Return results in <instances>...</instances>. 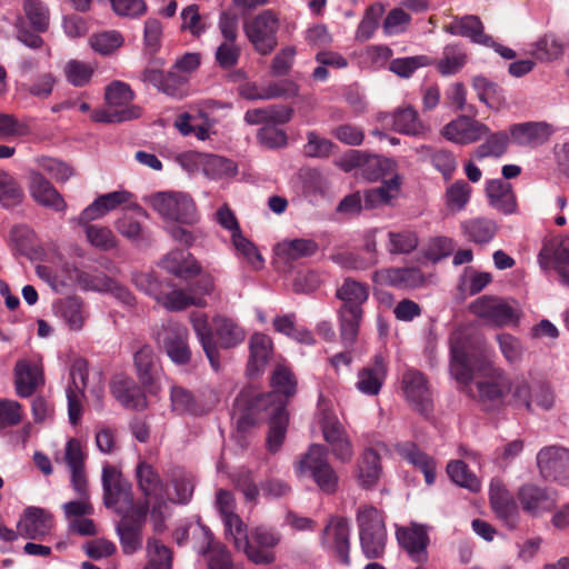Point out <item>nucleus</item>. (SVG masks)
<instances>
[{
	"instance_id": "f257e3e1",
	"label": "nucleus",
	"mask_w": 569,
	"mask_h": 569,
	"mask_svg": "<svg viewBox=\"0 0 569 569\" xmlns=\"http://www.w3.org/2000/svg\"><path fill=\"white\" fill-rule=\"evenodd\" d=\"M86 459L87 455L81 442L76 438L69 439L66 443L62 460L69 469L71 486L79 500L69 501L63 505L67 518H82L83 516L91 515L93 511L92 505L89 502Z\"/></svg>"
},
{
	"instance_id": "f03ea898",
	"label": "nucleus",
	"mask_w": 569,
	"mask_h": 569,
	"mask_svg": "<svg viewBox=\"0 0 569 569\" xmlns=\"http://www.w3.org/2000/svg\"><path fill=\"white\" fill-rule=\"evenodd\" d=\"M300 476L310 477L318 489L333 495L339 488V475L329 461L328 449L319 443L311 445L295 463Z\"/></svg>"
},
{
	"instance_id": "7ed1b4c3",
	"label": "nucleus",
	"mask_w": 569,
	"mask_h": 569,
	"mask_svg": "<svg viewBox=\"0 0 569 569\" xmlns=\"http://www.w3.org/2000/svg\"><path fill=\"white\" fill-rule=\"evenodd\" d=\"M360 530V542L369 558H378L385 551L387 531L385 520L379 510L372 506H361L357 512Z\"/></svg>"
},
{
	"instance_id": "20e7f679",
	"label": "nucleus",
	"mask_w": 569,
	"mask_h": 569,
	"mask_svg": "<svg viewBox=\"0 0 569 569\" xmlns=\"http://www.w3.org/2000/svg\"><path fill=\"white\" fill-rule=\"evenodd\" d=\"M151 207L164 219L191 224L198 220L192 198L181 192H159L150 198Z\"/></svg>"
},
{
	"instance_id": "39448f33",
	"label": "nucleus",
	"mask_w": 569,
	"mask_h": 569,
	"mask_svg": "<svg viewBox=\"0 0 569 569\" xmlns=\"http://www.w3.org/2000/svg\"><path fill=\"white\" fill-rule=\"evenodd\" d=\"M244 33L254 49L269 54L278 44L279 18L272 10H263L243 24Z\"/></svg>"
},
{
	"instance_id": "423d86ee",
	"label": "nucleus",
	"mask_w": 569,
	"mask_h": 569,
	"mask_svg": "<svg viewBox=\"0 0 569 569\" xmlns=\"http://www.w3.org/2000/svg\"><path fill=\"white\" fill-rule=\"evenodd\" d=\"M451 350V375L461 382H468L471 379V357L475 346L471 340V330L469 328H459L450 337Z\"/></svg>"
},
{
	"instance_id": "0eeeda50",
	"label": "nucleus",
	"mask_w": 569,
	"mask_h": 569,
	"mask_svg": "<svg viewBox=\"0 0 569 569\" xmlns=\"http://www.w3.org/2000/svg\"><path fill=\"white\" fill-rule=\"evenodd\" d=\"M88 385V362L77 358L70 368V382L67 387L68 416L72 425H77L82 415L84 389Z\"/></svg>"
},
{
	"instance_id": "6e6552de",
	"label": "nucleus",
	"mask_w": 569,
	"mask_h": 569,
	"mask_svg": "<svg viewBox=\"0 0 569 569\" xmlns=\"http://www.w3.org/2000/svg\"><path fill=\"white\" fill-rule=\"evenodd\" d=\"M402 390L415 410L428 416L432 411V393L426 376L415 369H409L402 377Z\"/></svg>"
},
{
	"instance_id": "1a4fd4ad",
	"label": "nucleus",
	"mask_w": 569,
	"mask_h": 569,
	"mask_svg": "<svg viewBox=\"0 0 569 569\" xmlns=\"http://www.w3.org/2000/svg\"><path fill=\"white\" fill-rule=\"evenodd\" d=\"M476 389L475 398L489 410L503 402L505 395L511 390V380L501 370L493 369L476 382Z\"/></svg>"
},
{
	"instance_id": "9d476101",
	"label": "nucleus",
	"mask_w": 569,
	"mask_h": 569,
	"mask_svg": "<svg viewBox=\"0 0 569 569\" xmlns=\"http://www.w3.org/2000/svg\"><path fill=\"white\" fill-rule=\"evenodd\" d=\"M470 311L475 316L498 327L505 326L517 318L513 307L501 298L493 296H482L476 299L470 305Z\"/></svg>"
},
{
	"instance_id": "9b49d317",
	"label": "nucleus",
	"mask_w": 569,
	"mask_h": 569,
	"mask_svg": "<svg viewBox=\"0 0 569 569\" xmlns=\"http://www.w3.org/2000/svg\"><path fill=\"white\" fill-rule=\"evenodd\" d=\"M103 502L110 508L117 505L132 507L133 496L131 485L124 480L114 467L102 469Z\"/></svg>"
},
{
	"instance_id": "f8f14e48",
	"label": "nucleus",
	"mask_w": 569,
	"mask_h": 569,
	"mask_svg": "<svg viewBox=\"0 0 569 569\" xmlns=\"http://www.w3.org/2000/svg\"><path fill=\"white\" fill-rule=\"evenodd\" d=\"M159 342L168 357L177 365H187L191 359L188 345V329L179 323H170L159 333Z\"/></svg>"
},
{
	"instance_id": "ddd939ff",
	"label": "nucleus",
	"mask_w": 569,
	"mask_h": 569,
	"mask_svg": "<svg viewBox=\"0 0 569 569\" xmlns=\"http://www.w3.org/2000/svg\"><path fill=\"white\" fill-rule=\"evenodd\" d=\"M538 467L543 478L569 482V450L548 447L538 453Z\"/></svg>"
},
{
	"instance_id": "4468645a",
	"label": "nucleus",
	"mask_w": 569,
	"mask_h": 569,
	"mask_svg": "<svg viewBox=\"0 0 569 569\" xmlns=\"http://www.w3.org/2000/svg\"><path fill=\"white\" fill-rule=\"evenodd\" d=\"M488 132L489 128L486 124L466 116L450 121L441 130V134L447 140L459 144L477 142Z\"/></svg>"
},
{
	"instance_id": "2eb2a0df",
	"label": "nucleus",
	"mask_w": 569,
	"mask_h": 569,
	"mask_svg": "<svg viewBox=\"0 0 569 569\" xmlns=\"http://www.w3.org/2000/svg\"><path fill=\"white\" fill-rule=\"evenodd\" d=\"M136 477L138 487L147 498L146 503H150V499H154L156 503L152 507V515H154L160 507L164 503L163 496L166 486L160 478L158 471L153 466L146 461H140L136 468Z\"/></svg>"
},
{
	"instance_id": "dca6fc26",
	"label": "nucleus",
	"mask_w": 569,
	"mask_h": 569,
	"mask_svg": "<svg viewBox=\"0 0 569 569\" xmlns=\"http://www.w3.org/2000/svg\"><path fill=\"white\" fill-rule=\"evenodd\" d=\"M138 516H124L117 526L121 547L124 553L130 555L142 547V525L148 511V502L138 508Z\"/></svg>"
},
{
	"instance_id": "f3484780",
	"label": "nucleus",
	"mask_w": 569,
	"mask_h": 569,
	"mask_svg": "<svg viewBox=\"0 0 569 569\" xmlns=\"http://www.w3.org/2000/svg\"><path fill=\"white\" fill-rule=\"evenodd\" d=\"M270 383L273 391L257 397L253 408H260L267 403H271L270 406L278 405L281 401L278 399L280 395L288 398L293 396L297 391L296 378L290 369L284 366L279 365L274 368Z\"/></svg>"
},
{
	"instance_id": "a211bd4d",
	"label": "nucleus",
	"mask_w": 569,
	"mask_h": 569,
	"mask_svg": "<svg viewBox=\"0 0 569 569\" xmlns=\"http://www.w3.org/2000/svg\"><path fill=\"white\" fill-rule=\"evenodd\" d=\"M518 499L523 511L533 517L550 511L557 503L556 495L552 491L535 485L522 486L518 491Z\"/></svg>"
},
{
	"instance_id": "6ab92c4d",
	"label": "nucleus",
	"mask_w": 569,
	"mask_h": 569,
	"mask_svg": "<svg viewBox=\"0 0 569 569\" xmlns=\"http://www.w3.org/2000/svg\"><path fill=\"white\" fill-rule=\"evenodd\" d=\"M29 188L33 199L41 206L64 211L67 203L54 186L38 170L29 171Z\"/></svg>"
},
{
	"instance_id": "aec40b11",
	"label": "nucleus",
	"mask_w": 569,
	"mask_h": 569,
	"mask_svg": "<svg viewBox=\"0 0 569 569\" xmlns=\"http://www.w3.org/2000/svg\"><path fill=\"white\" fill-rule=\"evenodd\" d=\"M349 536L348 520L341 517L330 518L322 535L323 543L331 548L345 565L350 562L348 553Z\"/></svg>"
},
{
	"instance_id": "412c9836",
	"label": "nucleus",
	"mask_w": 569,
	"mask_h": 569,
	"mask_svg": "<svg viewBox=\"0 0 569 569\" xmlns=\"http://www.w3.org/2000/svg\"><path fill=\"white\" fill-rule=\"evenodd\" d=\"M490 503L498 518L515 529L519 521V512L512 495L506 489L500 480H492L490 483Z\"/></svg>"
},
{
	"instance_id": "4be33fe9",
	"label": "nucleus",
	"mask_w": 569,
	"mask_h": 569,
	"mask_svg": "<svg viewBox=\"0 0 569 569\" xmlns=\"http://www.w3.org/2000/svg\"><path fill=\"white\" fill-rule=\"evenodd\" d=\"M372 281L379 286L417 288L425 283V277L418 268H386L375 271Z\"/></svg>"
},
{
	"instance_id": "5701e85b",
	"label": "nucleus",
	"mask_w": 569,
	"mask_h": 569,
	"mask_svg": "<svg viewBox=\"0 0 569 569\" xmlns=\"http://www.w3.org/2000/svg\"><path fill=\"white\" fill-rule=\"evenodd\" d=\"M52 525L51 513L41 508L29 507L18 522V530L24 538L39 539L49 533Z\"/></svg>"
},
{
	"instance_id": "b1692460",
	"label": "nucleus",
	"mask_w": 569,
	"mask_h": 569,
	"mask_svg": "<svg viewBox=\"0 0 569 569\" xmlns=\"http://www.w3.org/2000/svg\"><path fill=\"white\" fill-rule=\"evenodd\" d=\"M111 392L128 409L143 410L147 408L146 395L131 378L117 377L111 383Z\"/></svg>"
},
{
	"instance_id": "393cba45",
	"label": "nucleus",
	"mask_w": 569,
	"mask_h": 569,
	"mask_svg": "<svg viewBox=\"0 0 569 569\" xmlns=\"http://www.w3.org/2000/svg\"><path fill=\"white\" fill-rule=\"evenodd\" d=\"M130 193L127 191H114L98 197L79 216V224H87L93 220L104 217L108 212L114 210L129 200Z\"/></svg>"
},
{
	"instance_id": "a878e982",
	"label": "nucleus",
	"mask_w": 569,
	"mask_h": 569,
	"mask_svg": "<svg viewBox=\"0 0 569 569\" xmlns=\"http://www.w3.org/2000/svg\"><path fill=\"white\" fill-rule=\"evenodd\" d=\"M190 321L212 368L218 370L220 367L219 350L212 328L208 322V317L201 312H192L190 315Z\"/></svg>"
},
{
	"instance_id": "bb28decb",
	"label": "nucleus",
	"mask_w": 569,
	"mask_h": 569,
	"mask_svg": "<svg viewBox=\"0 0 569 569\" xmlns=\"http://www.w3.org/2000/svg\"><path fill=\"white\" fill-rule=\"evenodd\" d=\"M382 467L380 456L373 448H367L360 455L357 462V480L365 488L375 487L380 480Z\"/></svg>"
},
{
	"instance_id": "cd10ccee",
	"label": "nucleus",
	"mask_w": 569,
	"mask_h": 569,
	"mask_svg": "<svg viewBox=\"0 0 569 569\" xmlns=\"http://www.w3.org/2000/svg\"><path fill=\"white\" fill-rule=\"evenodd\" d=\"M551 126L546 122H526L513 124L510 134L513 141L520 146H539L551 136Z\"/></svg>"
},
{
	"instance_id": "c85d7f7f",
	"label": "nucleus",
	"mask_w": 569,
	"mask_h": 569,
	"mask_svg": "<svg viewBox=\"0 0 569 569\" xmlns=\"http://www.w3.org/2000/svg\"><path fill=\"white\" fill-rule=\"evenodd\" d=\"M270 416V428L267 437V447L270 452H277L286 437L288 425V412L286 410V402L280 401L278 405L266 407Z\"/></svg>"
},
{
	"instance_id": "c756f323",
	"label": "nucleus",
	"mask_w": 569,
	"mask_h": 569,
	"mask_svg": "<svg viewBox=\"0 0 569 569\" xmlns=\"http://www.w3.org/2000/svg\"><path fill=\"white\" fill-rule=\"evenodd\" d=\"M249 349L250 357L247 365V375L256 377L263 371L271 357V339L263 333H254L250 339Z\"/></svg>"
},
{
	"instance_id": "7c9ffc66",
	"label": "nucleus",
	"mask_w": 569,
	"mask_h": 569,
	"mask_svg": "<svg viewBox=\"0 0 569 569\" xmlns=\"http://www.w3.org/2000/svg\"><path fill=\"white\" fill-rule=\"evenodd\" d=\"M486 192L490 204L497 210L510 214L516 211L517 202L509 182L496 179L488 182Z\"/></svg>"
},
{
	"instance_id": "2f4dec72",
	"label": "nucleus",
	"mask_w": 569,
	"mask_h": 569,
	"mask_svg": "<svg viewBox=\"0 0 569 569\" xmlns=\"http://www.w3.org/2000/svg\"><path fill=\"white\" fill-rule=\"evenodd\" d=\"M134 367L139 381L143 387H150L158 378L160 365L150 346H142L134 353Z\"/></svg>"
},
{
	"instance_id": "473e14b6",
	"label": "nucleus",
	"mask_w": 569,
	"mask_h": 569,
	"mask_svg": "<svg viewBox=\"0 0 569 569\" xmlns=\"http://www.w3.org/2000/svg\"><path fill=\"white\" fill-rule=\"evenodd\" d=\"M161 266L168 272L182 279H189L200 273V266L187 252L174 250L169 252L161 262Z\"/></svg>"
},
{
	"instance_id": "72a5a7b5",
	"label": "nucleus",
	"mask_w": 569,
	"mask_h": 569,
	"mask_svg": "<svg viewBox=\"0 0 569 569\" xmlns=\"http://www.w3.org/2000/svg\"><path fill=\"white\" fill-rule=\"evenodd\" d=\"M397 538L400 545L409 552L416 561L426 559V547L428 536L423 527L411 526L397 531Z\"/></svg>"
},
{
	"instance_id": "f704fd0d",
	"label": "nucleus",
	"mask_w": 569,
	"mask_h": 569,
	"mask_svg": "<svg viewBox=\"0 0 569 569\" xmlns=\"http://www.w3.org/2000/svg\"><path fill=\"white\" fill-rule=\"evenodd\" d=\"M443 29L450 34L467 37L477 43H487L489 40V37L483 33V26L477 16L456 17Z\"/></svg>"
},
{
	"instance_id": "c9c22d12",
	"label": "nucleus",
	"mask_w": 569,
	"mask_h": 569,
	"mask_svg": "<svg viewBox=\"0 0 569 569\" xmlns=\"http://www.w3.org/2000/svg\"><path fill=\"white\" fill-rule=\"evenodd\" d=\"M336 297L342 302L340 308L362 309L369 298V288L360 281L347 278L337 288Z\"/></svg>"
},
{
	"instance_id": "e433bc0d",
	"label": "nucleus",
	"mask_w": 569,
	"mask_h": 569,
	"mask_svg": "<svg viewBox=\"0 0 569 569\" xmlns=\"http://www.w3.org/2000/svg\"><path fill=\"white\" fill-rule=\"evenodd\" d=\"M16 390L20 397H30L42 383L41 372L26 360H19L14 367Z\"/></svg>"
},
{
	"instance_id": "4c0bfd02",
	"label": "nucleus",
	"mask_w": 569,
	"mask_h": 569,
	"mask_svg": "<svg viewBox=\"0 0 569 569\" xmlns=\"http://www.w3.org/2000/svg\"><path fill=\"white\" fill-rule=\"evenodd\" d=\"M386 368L381 357H376L372 366L361 369L358 373L357 388L369 396L378 395L381 389Z\"/></svg>"
},
{
	"instance_id": "58836bf2",
	"label": "nucleus",
	"mask_w": 569,
	"mask_h": 569,
	"mask_svg": "<svg viewBox=\"0 0 569 569\" xmlns=\"http://www.w3.org/2000/svg\"><path fill=\"white\" fill-rule=\"evenodd\" d=\"M383 121L391 122L392 128L400 133L419 136L425 127L412 108H399L393 114H383Z\"/></svg>"
},
{
	"instance_id": "ea45409f",
	"label": "nucleus",
	"mask_w": 569,
	"mask_h": 569,
	"mask_svg": "<svg viewBox=\"0 0 569 569\" xmlns=\"http://www.w3.org/2000/svg\"><path fill=\"white\" fill-rule=\"evenodd\" d=\"M400 184V176L395 174L391 179L385 181L382 186L367 190L365 192V208L375 209L383 204H389L398 197Z\"/></svg>"
},
{
	"instance_id": "a19ab883",
	"label": "nucleus",
	"mask_w": 569,
	"mask_h": 569,
	"mask_svg": "<svg viewBox=\"0 0 569 569\" xmlns=\"http://www.w3.org/2000/svg\"><path fill=\"white\" fill-rule=\"evenodd\" d=\"M318 243L312 239L283 240L276 247L277 254L284 261L308 258L317 253Z\"/></svg>"
},
{
	"instance_id": "79ce46f5",
	"label": "nucleus",
	"mask_w": 569,
	"mask_h": 569,
	"mask_svg": "<svg viewBox=\"0 0 569 569\" xmlns=\"http://www.w3.org/2000/svg\"><path fill=\"white\" fill-rule=\"evenodd\" d=\"M212 323L220 347L229 349L243 341L244 331L233 320L216 316Z\"/></svg>"
},
{
	"instance_id": "37998d69",
	"label": "nucleus",
	"mask_w": 569,
	"mask_h": 569,
	"mask_svg": "<svg viewBox=\"0 0 569 569\" xmlns=\"http://www.w3.org/2000/svg\"><path fill=\"white\" fill-rule=\"evenodd\" d=\"M362 316L363 309L339 308L338 318L340 337L346 346H351L355 343L359 332Z\"/></svg>"
},
{
	"instance_id": "c03bdc74",
	"label": "nucleus",
	"mask_w": 569,
	"mask_h": 569,
	"mask_svg": "<svg viewBox=\"0 0 569 569\" xmlns=\"http://www.w3.org/2000/svg\"><path fill=\"white\" fill-rule=\"evenodd\" d=\"M473 89L477 91L480 101L488 107L499 109L505 103L502 88L486 77L478 76L472 81Z\"/></svg>"
},
{
	"instance_id": "a18cd8bd",
	"label": "nucleus",
	"mask_w": 569,
	"mask_h": 569,
	"mask_svg": "<svg viewBox=\"0 0 569 569\" xmlns=\"http://www.w3.org/2000/svg\"><path fill=\"white\" fill-rule=\"evenodd\" d=\"M124 43L123 36L117 30H104L92 33L89 37L91 49L101 54L110 56L119 50Z\"/></svg>"
},
{
	"instance_id": "49530a36",
	"label": "nucleus",
	"mask_w": 569,
	"mask_h": 569,
	"mask_svg": "<svg viewBox=\"0 0 569 569\" xmlns=\"http://www.w3.org/2000/svg\"><path fill=\"white\" fill-rule=\"evenodd\" d=\"M462 230L470 241L486 243L493 238L497 226L490 219L476 218L463 222Z\"/></svg>"
},
{
	"instance_id": "de8ad7c7",
	"label": "nucleus",
	"mask_w": 569,
	"mask_h": 569,
	"mask_svg": "<svg viewBox=\"0 0 569 569\" xmlns=\"http://www.w3.org/2000/svg\"><path fill=\"white\" fill-rule=\"evenodd\" d=\"M396 163L379 156L365 154L360 174L368 181H377L395 171Z\"/></svg>"
},
{
	"instance_id": "09e8293b",
	"label": "nucleus",
	"mask_w": 569,
	"mask_h": 569,
	"mask_svg": "<svg viewBox=\"0 0 569 569\" xmlns=\"http://www.w3.org/2000/svg\"><path fill=\"white\" fill-rule=\"evenodd\" d=\"M39 169L49 174L57 182H66L76 174L74 168L58 158L42 156L36 160Z\"/></svg>"
},
{
	"instance_id": "8fccbe9b",
	"label": "nucleus",
	"mask_w": 569,
	"mask_h": 569,
	"mask_svg": "<svg viewBox=\"0 0 569 569\" xmlns=\"http://www.w3.org/2000/svg\"><path fill=\"white\" fill-rule=\"evenodd\" d=\"M157 302L170 311H181L190 306H204L203 299L194 298L183 290H172L169 293L162 290L161 297H158Z\"/></svg>"
},
{
	"instance_id": "3c124183",
	"label": "nucleus",
	"mask_w": 569,
	"mask_h": 569,
	"mask_svg": "<svg viewBox=\"0 0 569 569\" xmlns=\"http://www.w3.org/2000/svg\"><path fill=\"white\" fill-rule=\"evenodd\" d=\"M22 9L31 27L38 32H44L49 28V9L42 0H23Z\"/></svg>"
},
{
	"instance_id": "603ef678",
	"label": "nucleus",
	"mask_w": 569,
	"mask_h": 569,
	"mask_svg": "<svg viewBox=\"0 0 569 569\" xmlns=\"http://www.w3.org/2000/svg\"><path fill=\"white\" fill-rule=\"evenodd\" d=\"M471 187L463 180L453 182L447 188L445 193V203L447 209L452 212L463 210L470 200Z\"/></svg>"
},
{
	"instance_id": "864d4df0",
	"label": "nucleus",
	"mask_w": 569,
	"mask_h": 569,
	"mask_svg": "<svg viewBox=\"0 0 569 569\" xmlns=\"http://www.w3.org/2000/svg\"><path fill=\"white\" fill-rule=\"evenodd\" d=\"M148 563L144 569H171L172 552L158 539L147 542Z\"/></svg>"
},
{
	"instance_id": "5fc2aeb1",
	"label": "nucleus",
	"mask_w": 569,
	"mask_h": 569,
	"mask_svg": "<svg viewBox=\"0 0 569 569\" xmlns=\"http://www.w3.org/2000/svg\"><path fill=\"white\" fill-rule=\"evenodd\" d=\"M447 473L458 486L472 492H478L480 490L481 485L479 479L468 470V467L463 461H450L447 466Z\"/></svg>"
},
{
	"instance_id": "6e6d98bb",
	"label": "nucleus",
	"mask_w": 569,
	"mask_h": 569,
	"mask_svg": "<svg viewBox=\"0 0 569 569\" xmlns=\"http://www.w3.org/2000/svg\"><path fill=\"white\" fill-rule=\"evenodd\" d=\"M141 110L136 106H129L121 109L108 106L106 109L93 111L91 118L96 122L118 123L139 118Z\"/></svg>"
},
{
	"instance_id": "4d7b16f0",
	"label": "nucleus",
	"mask_w": 569,
	"mask_h": 569,
	"mask_svg": "<svg viewBox=\"0 0 569 569\" xmlns=\"http://www.w3.org/2000/svg\"><path fill=\"white\" fill-rule=\"evenodd\" d=\"M23 191L8 172L0 170V203L6 208H12L21 203Z\"/></svg>"
},
{
	"instance_id": "13d9d810",
	"label": "nucleus",
	"mask_w": 569,
	"mask_h": 569,
	"mask_svg": "<svg viewBox=\"0 0 569 569\" xmlns=\"http://www.w3.org/2000/svg\"><path fill=\"white\" fill-rule=\"evenodd\" d=\"M467 54L461 48L455 44L445 47L442 58L438 61V71L443 74H453L458 72L466 63Z\"/></svg>"
},
{
	"instance_id": "bf43d9fd",
	"label": "nucleus",
	"mask_w": 569,
	"mask_h": 569,
	"mask_svg": "<svg viewBox=\"0 0 569 569\" xmlns=\"http://www.w3.org/2000/svg\"><path fill=\"white\" fill-rule=\"evenodd\" d=\"M87 240L96 248L107 251L117 246V239L112 231L99 224H82Z\"/></svg>"
},
{
	"instance_id": "052dcab7",
	"label": "nucleus",
	"mask_w": 569,
	"mask_h": 569,
	"mask_svg": "<svg viewBox=\"0 0 569 569\" xmlns=\"http://www.w3.org/2000/svg\"><path fill=\"white\" fill-rule=\"evenodd\" d=\"M133 212L136 216L126 213L118 219L116 228L123 237L130 240H138L142 233V227L138 218H146L147 212L140 207H136Z\"/></svg>"
},
{
	"instance_id": "680f3d73",
	"label": "nucleus",
	"mask_w": 569,
	"mask_h": 569,
	"mask_svg": "<svg viewBox=\"0 0 569 569\" xmlns=\"http://www.w3.org/2000/svg\"><path fill=\"white\" fill-rule=\"evenodd\" d=\"M562 53L563 46L553 34H546L533 44L532 54L541 61L555 60Z\"/></svg>"
},
{
	"instance_id": "e2e57ef3",
	"label": "nucleus",
	"mask_w": 569,
	"mask_h": 569,
	"mask_svg": "<svg viewBox=\"0 0 569 569\" xmlns=\"http://www.w3.org/2000/svg\"><path fill=\"white\" fill-rule=\"evenodd\" d=\"M508 142L509 138L506 132L493 133L475 150L473 154L478 159L487 157L498 158L507 150Z\"/></svg>"
},
{
	"instance_id": "0e129e2a",
	"label": "nucleus",
	"mask_w": 569,
	"mask_h": 569,
	"mask_svg": "<svg viewBox=\"0 0 569 569\" xmlns=\"http://www.w3.org/2000/svg\"><path fill=\"white\" fill-rule=\"evenodd\" d=\"M64 74L74 87H83L90 81L93 68L86 62L73 59L66 63Z\"/></svg>"
},
{
	"instance_id": "69168bd1",
	"label": "nucleus",
	"mask_w": 569,
	"mask_h": 569,
	"mask_svg": "<svg viewBox=\"0 0 569 569\" xmlns=\"http://www.w3.org/2000/svg\"><path fill=\"white\" fill-rule=\"evenodd\" d=\"M388 250L392 254L409 253L418 246V238L412 231L389 232Z\"/></svg>"
},
{
	"instance_id": "338daca9",
	"label": "nucleus",
	"mask_w": 569,
	"mask_h": 569,
	"mask_svg": "<svg viewBox=\"0 0 569 569\" xmlns=\"http://www.w3.org/2000/svg\"><path fill=\"white\" fill-rule=\"evenodd\" d=\"M106 100L111 108H126L133 98L130 87L123 82L114 81L106 89Z\"/></svg>"
},
{
	"instance_id": "774afa93",
	"label": "nucleus",
	"mask_w": 569,
	"mask_h": 569,
	"mask_svg": "<svg viewBox=\"0 0 569 569\" xmlns=\"http://www.w3.org/2000/svg\"><path fill=\"white\" fill-rule=\"evenodd\" d=\"M232 242L238 252L256 269L261 268L263 259L256 246L241 234V231L232 233Z\"/></svg>"
}]
</instances>
